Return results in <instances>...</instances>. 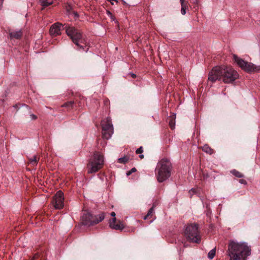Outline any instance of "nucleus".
Masks as SVG:
<instances>
[{"instance_id":"nucleus-32","label":"nucleus","mask_w":260,"mask_h":260,"mask_svg":"<svg viewBox=\"0 0 260 260\" xmlns=\"http://www.w3.org/2000/svg\"><path fill=\"white\" fill-rule=\"evenodd\" d=\"M130 75H131V76L134 78H135L136 77V74H134V73H131Z\"/></svg>"},{"instance_id":"nucleus-38","label":"nucleus","mask_w":260,"mask_h":260,"mask_svg":"<svg viewBox=\"0 0 260 260\" xmlns=\"http://www.w3.org/2000/svg\"><path fill=\"white\" fill-rule=\"evenodd\" d=\"M257 67H259V70H260V66H256Z\"/></svg>"},{"instance_id":"nucleus-36","label":"nucleus","mask_w":260,"mask_h":260,"mask_svg":"<svg viewBox=\"0 0 260 260\" xmlns=\"http://www.w3.org/2000/svg\"><path fill=\"white\" fill-rule=\"evenodd\" d=\"M111 18L113 20H115V18L113 17V16L111 17Z\"/></svg>"},{"instance_id":"nucleus-29","label":"nucleus","mask_w":260,"mask_h":260,"mask_svg":"<svg viewBox=\"0 0 260 260\" xmlns=\"http://www.w3.org/2000/svg\"><path fill=\"white\" fill-rule=\"evenodd\" d=\"M72 14L74 15L75 18H78L79 17V15L77 12L73 11L72 12Z\"/></svg>"},{"instance_id":"nucleus-18","label":"nucleus","mask_w":260,"mask_h":260,"mask_svg":"<svg viewBox=\"0 0 260 260\" xmlns=\"http://www.w3.org/2000/svg\"><path fill=\"white\" fill-rule=\"evenodd\" d=\"M154 206H153L149 210L147 215L144 216V219L145 220H146L149 218L151 217L154 213Z\"/></svg>"},{"instance_id":"nucleus-4","label":"nucleus","mask_w":260,"mask_h":260,"mask_svg":"<svg viewBox=\"0 0 260 260\" xmlns=\"http://www.w3.org/2000/svg\"><path fill=\"white\" fill-rule=\"evenodd\" d=\"M63 28L73 42L79 47L78 50L82 49L86 52L88 51L87 40L80 30L68 24H64Z\"/></svg>"},{"instance_id":"nucleus-13","label":"nucleus","mask_w":260,"mask_h":260,"mask_svg":"<svg viewBox=\"0 0 260 260\" xmlns=\"http://www.w3.org/2000/svg\"><path fill=\"white\" fill-rule=\"evenodd\" d=\"M62 26L63 27L62 24L59 22L55 23L52 25L49 30L50 35L57 36L60 34V28Z\"/></svg>"},{"instance_id":"nucleus-10","label":"nucleus","mask_w":260,"mask_h":260,"mask_svg":"<svg viewBox=\"0 0 260 260\" xmlns=\"http://www.w3.org/2000/svg\"><path fill=\"white\" fill-rule=\"evenodd\" d=\"M233 59L238 66L246 72H257L259 71V67H257L252 63L245 61L235 54L233 55Z\"/></svg>"},{"instance_id":"nucleus-19","label":"nucleus","mask_w":260,"mask_h":260,"mask_svg":"<svg viewBox=\"0 0 260 260\" xmlns=\"http://www.w3.org/2000/svg\"><path fill=\"white\" fill-rule=\"evenodd\" d=\"M40 3L44 7L51 5L53 3L52 0H43L40 1Z\"/></svg>"},{"instance_id":"nucleus-24","label":"nucleus","mask_w":260,"mask_h":260,"mask_svg":"<svg viewBox=\"0 0 260 260\" xmlns=\"http://www.w3.org/2000/svg\"><path fill=\"white\" fill-rule=\"evenodd\" d=\"M175 120L173 119H172L169 121V125L172 129H173L175 128Z\"/></svg>"},{"instance_id":"nucleus-25","label":"nucleus","mask_w":260,"mask_h":260,"mask_svg":"<svg viewBox=\"0 0 260 260\" xmlns=\"http://www.w3.org/2000/svg\"><path fill=\"white\" fill-rule=\"evenodd\" d=\"M67 11L69 15H72V7L70 5H68L66 8Z\"/></svg>"},{"instance_id":"nucleus-16","label":"nucleus","mask_w":260,"mask_h":260,"mask_svg":"<svg viewBox=\"0 0 260 260\" xmlns=\"http://www.w3.org/2000/svg\"><path fill=\"white\" fill-rule=\"evenodd\" d=\"M202 150L205 152L209 154H212L214 152L213 149L210 147L207 144H205L202 147Z\"/></svg>"},{"instance_id":"nucleus-17","label":"nucleus","mask_w":260,"mask_h":260,"mask_svg":"<svg viewBox=\"0 0 260 260\" xmlns=\"http://www.w3.org/2000/svg\"><path fill=\"white\" fill-rule=\"evenodd\" d=\"M231 173L234 176L238 178H242L244 177V175L243 174L235 169L231 170Z\"/></svg>"},{"instance_id":"nucleus-33","label":"nucleus","mask_w":260,"mask_h":260,"mask_svg":"<svg viewBox=\"0 0 260 260\" xmlns=\"http://www.w3.org/2000/svg\"><path fill=\"white\" fill-rule=\"evenodd\" d=\"M111 1V3L112 5H114L113 2H115L116 3H118L117 0H110Z\"/></svg>"},{"instance_id":"nucleus-14","label":"nucleus","mask_w":260,"mask_h":260,"mask_svg":"<svg viewBox=\"0 0 260 260\" xmlns=\"http://www.w3.org/2000/svg\"><path fill=\"white\" fill-rule=\"evenodd\" d=\"M22 36V32L21 30L18 31H12L10 33V36L11 38H14L16 39H20Z\"/></svg>"},{"instance_id":"nucleus-22","label":"nucleus","mask_w":260,"mask_h":260,"mask_svg":"<svg viewBox=\"0 0 260 260\" xmlns=\"http://www.w3.org/2000/svg\"><path fill=\"white\" fill-rule=\"evenodd\" d=\"M29 162L33 166H36L37 164V158L36 155L32 156L31 157L29 158Z\"/></svg>"},{"instance_id":"nucleus-26","label":"nucleus","mask_w":260,"mask_h":260,"mask_svg":"<svg viewBox=\"0 0 260 260\" xmlns=\"http://www.w3.org/2000/svg\"><path fill=\"white\" fill-rule=\"evenodd\" d=\"M143 152V148L142 146H141L140 148L137 149L136 151V153L137 154H141Z\"/></svg>"},{"instance_id":"nucleus-12","label":"nucleus","mask_w":260,"mask_h":260,"mask_svg":"<svg viewBox=\"0 0 260 260\" xmlns=\"http://www.w3.org/2000/svg\"><path fill=\"white\" fill-rule=\"evenodd\" d=\"M111 216L114 217L112 219L109 220V226L110 227L116 230H122L124 228V225L122 222L118 221L117 223L116 222V218L115 217L116 214L114 212L111 213Z\"/></svg>"},{"instance_id":"nucleus-3","label":"nucleus","mask_w":260,"mask_h":260,"mask_svg":"<svg viewBox=\"0 0 260 260\" xmlns=\"http://www.w3.org/2000/svg\"><path fill=\"white\" fill-rule=\"evenodd\" d=\"M63 28L73 42L79 47L78 50L82 49L86 52L88 51L87 40L80 30L68 24H64Z\"/></svg>"},{"instance_id":"nucleus-9","label":"nucleus","mask_w":260,"mask_h":260,"mask_svg":"<svg viewBox=\"0 0 260 260\" xmlns=\"http://www.w3.org/2000/svg\"><path fill=\"white\" fill-rule=\"evenodd\" d=\"M101 125L103 138L106 139H110L113 133V127L111 118L108 117L102 120L101 121Z\"/></svg>"},{"instance_id":"nucleus-30","label":"nucleus","mask_w":260,"mask_h":260,"mask_svg":"<svg viewBox=\"0 0 260 260\" xmlns=\"http://www.w3.org/2000/svg\"><path fill=\"white\" fill-rule=\"evenodd\" d=\"M30 116L32 119L35 120V119H37V116L35 115H34V114H30Z\"/></svg>"},{"instance_id":"nucleus-7","label":"nucleus","mask_w":260,"mask_h":260,"mask_svg":"<svg viewBox=\"0 0 260 260\" xmlns=\"http://www.w3.org/2000/svg\"><path fill=\"white\" fill-rule=\"evenodd\" d=\"M184 234L190 242L196 243L200 242L201 236L198 224L191 223L188 225L185 230Z\"/></svg>"},{"instance_id":"nucleus-28","label":"nucleus","mask_w":260,"mask_h":260,"mask_svg":"<svg viewBox=\"0 0 260 260\" xmlns=\"http://www.w3.org/2000/svg\"><path fill=\"white\" fill-rule=\"evenodd\" d=\"M239 182L242 184H244V185L247 184V181L245 179H240L239 180Z\"/></svg>"},{"instance_id":"nucleus-35","label":"nucleus","mask_w":260,"mask_h":260,"mask_svg":"<svg viewBox=\"0 0 260 260\" xmlns=\"http://www.w3.org/2000/svg\"><path fill=\"white\" fill-rule=\"evenodd\" d=\"M107 14L110 16V17L112 16V13L110 11H107Z\"/></svg>"},{"instance_id":"nucleus-21","label":"nucleus","mask_w":260,"mask_h":260,"mask_svg":"<svg viewBox=\"0 0 260 260\" xmlns=\"http://www.w3.org/2000/svg\"><path fill=\"white\" fill-rule=\"evenodd\" d=\"M74 104V102L71 101L65 103L64 104H63L61 106V107L68 108H71L73 107Z\"/></svg>"},{"instance_id":"nucleus-1","label":"nucleus","mask_w":260,"mask_h":260,"mask_svg":"<svg viewBox=\"0 0 260 260\" xmlns=\"http://www.w3.org/2000/svg\"><path fill=\"white\" fill-rule=\"evenodd\" d=\"M238 77V73L231 67L219 66L213 68L210 72L208 80L212 83L222 80L224 83H231Z\"/></svg>"},{"instance_id":"nucleus-31","label":"nucleus","mask_w":260,"mask_h":260,"mask_svg":"<svg viewBox=\"0 0 260 260\" xmlns=\"http://www.w3.org/2000/svg\"><path fill=\"white\" fill-rule=\"evenodd\" d=\"M189 193H191L192 192V193H194L195 192V189H193V188H192L190 191H189Z\"/></svg>"},{"instance_id":"nucleus-2","label":"nucleus","mask_w":260,"mask_h":260,"mask_svg":"<svg viewBox=\"0 0 260 260\" xmlns=\"http://www.w3.org/2000/svg\"><path fill=\"white\" fill-rule=\"evenodd\" d=\"M251 254V249L245 242L231 241L228 245L230 260H245Z\"/></svg>"},{"instance_id":"nucleus-15","label":"nucleus","mask_w":260,"mask_h":260,"mask_svg":"<svg viewBox=\"0 0 260 260\" xmlns=\"http://www.w3.org/2000/svg\"><path fill=\"white\" fill-rule=\"evenodd\" d=\"M180 2L181 6V13L182 15H185L186 14V9L188 8V2L185 0H180Z\"/></svg>"},{"instance_id":"nucleus-34","label":"nucleus","mask_w":260,"mask_h":260,"mask_svg":"<svg viewBox=\"0 0 260 260\" xmlns=\"http://www.w3.org/2000/svg\"><path fill=\"white\" fill-rule=\"evenodd\" d=\"M144 156L143 154H142V153L141 154H140L139 155V157L141 158V159H143L144 158Z\"/></svg>"},{"instance_id":"nucleus-5","label":"nucleus","mask_w":260,"mask_h":260,"mask_svg":"<svg viewBox=\"0 0 260 260\" xmlns=\"http://www.w3.org/2000/svg\"><path fill=\"white\" fill-rule=\"evenodd\" d=\"M172 164L167 159H161L157 164L155 175L159 182H163L171 176Z\"/></svg>"},{"instance_id":"nucleus-20","label":"nucleus","mask_w":260,"mask_h":260,"mask_svg":"<svg viewBox=\"0 0 260 260\" xmlns=\"http://www.w3.org/2000/svg\"><path fill=\"white\" fill-rule=\"evenodd\" d=\"M129 159V157L127 156H124L122 157L119 158L118 159V162L120 164H125L126 163L128 160Z\"/></svg>"},{"instance_id":"nucleus-23","label":"nucleus","mask_w":260,"mask_h":260,"mask_svg":"<svg viewBox=\"0 0 260 260\" xmlns=\"http://www.w3.org/2000/svg\"><path fill=\"white\" fill-rule=\"evenodd\" d=\"M216 254V248H213L212 250H211L208 253V257L212 259L213 258V257L215 256Z\"/></svg>"},{"instance_id":"nucleus-37","label":"nucleus","mask_w":260,"mask_h":260,"mask_svg":"<svg viewBox=\"0 0 260 260\" xmlns=\"http://www.w3.org/2000/svg\"><path fill=\"white\" fill-rule=\"evenodd\" d=\"M3 1H4V0H0V2H1V3H3Z\"/></svg>"},{"instance_id":"nucleus-11","label":"nucleus","mask_w":260,"mask_h":260,"mask_svg":"<svg viewBox=\"0 0 260 260\" xmlns=\"http://www.w3.org/2000/svg\"><path fill=\"white\" fill-rule=\"evenodd\" d=\"M64 196L63 193L61 191H58L54 196L52 204L56 209H62L64 206Z\"/></svg>"},{"instance_id":"nucleus-6","label":"nucleus","mask_w":260,"mask_h":260,"mask_svg":"<svg viewBox=\"0 0 260 260\" xmlns=\"http://www.w3.org/2000/svg\"><path fill=\"white\" fill-rule=\"evenodd\" d=\"M104 218L105 213L104 212L97 215H93L90 212L85 211L81 217V223L87 226H93L103 221Z\"/></svg>"},{"instance_id":"nucleus-27","label":"nucleus","mask_w":260,"mask_h":260,"mask_svg":"<svg viewBox=\"0 0 260 260\" xmlns=\"http://www.w3.org/2000/svg\"><path fill=\"white\" fill-rule=\"evenodd\" d=\"M137 170H136V169L135 168H133L130 171H128L126 173V175L127 176H129L131 174H132L133 173L135 172Z\"/></svg>"},{"instance_id":"nucleus-8","label":"nucleus","mask_w":260,"mask_h":260,"mask_svg":"<svg viewBox=\"0 0 260 260\" xmlns=\"http://www.w3.org/2000/svg\"><path fill=\"white\" fill-rule=\"evenodd\" d=\"M104 165V157L99 152H94L93 157L90 159L88 165V173H93L98 172Z\"/></svg>"}]
</instances>
